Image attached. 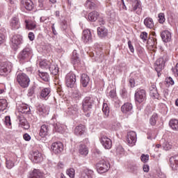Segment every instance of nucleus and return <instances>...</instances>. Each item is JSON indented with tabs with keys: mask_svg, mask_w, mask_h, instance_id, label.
<instances>
[{
	"mask_svg": "<svg viewBox=\"0 0 178 178\" xmlns=\"http://www.w3.org/2000/svg\"><path fill=\"white\" fill-rule=\"evenodd\" d=\"M16 81L22 88H27L30 86V78L24 73H17Z\"/></svg>",
	"mask_w": 178,
	"mask_h": 178,
	"instance_id": "1",
	"label": "nucleus"
},
{
	"mask_svg": "<svg viewBox=\"0 0 178 178\" xmlns=\"http://www.w3.org/2000/svg\"><path fill=\"white\" fill-rule=\"evenodd\" d=\"M96 169L98 173H106L111 169V164L105 160H101L96 164Z\"/></svg>",
	"mask_w": 178,
	"mask_h": 178,
	"instance_id": "2",
	"label": "nucleus"
},
{
	"mask_svg": "<svg viewBox=\"0 0 178 178\" xmlns=\"http://www.w3.org/2000/svg\"><path fill=\"white\" fill-rule=\"evenodd\" d=\"M33 56V49L30 47L24 48L18 54L19 60H29Z\"/></svg>",
	"mask_w": 178,
	"mask_h": 178,
	"instance_id": "3",
	"label": "nucleus"
},
{
	"mask_svg": "<svg viewBox=\"0 0 178 178\" xmlns=\"http://www.w3.org/2000/svg\"><path fill=\"white\" fill-rule=\"evenodd\" d=\"M169 60V57L167 54H165L162 57L159 58L155 63V70L157 73L161 72L163 67H165V63Z\"/></svg>",
	"mask_w": 178,
	"mask_h": 178,
	"instance_id": "4",
	"label": "nucleus"
},
{
	"mask_svg": "<svg viewBox=\"0 0 178 178\" xmlns=\"http://www.w3.org/2000/svg\"><path fill=\"white\" fill-rule=\"evenodd\" d=\"M129 10L131 12H135L136 15H141L143 12L141 1L139 0H134L131 5L129 6Z\"/></svg>",
	"mask_w": 178,
	"mask_h": 178,
	"instance_id": "5",
	"label": "nucleus"
},
{
	"mask_svg": "<svg viewBox=\"0 0 178 178\" xmlns=\"http://www.w3.org/2000/svg\"><path fill=\"white\" fill-rule=\"evenodd\" d=\"M92 105H94V99L90 97L84 98L82 102L83 110L84 112H89L92 109Z\"/></svg>",
	"mask_w": 178,
	"mask_h": 178,
	"instance_id": "6",
	"label": "nucleus"
},
{
	"mask_svg": "<svg viewBox=\"0 0 178 178\" xmlns=\"http://www.w3.org/2000/svg\"><path fill=\"white\" fill-rule=\"evenodd\" d=\"M12 67L11 63L0 62V76H5L8 73H10L12 72Z\"/></svg>",
	"mask_w": 178,
	"mask_h": 178,
	"instance_id": "7",
	"label": "nucleus"
},
{
	"mask_svg": "<svg viewBox=\"0 0 178 178\" xmlns=\"http://www.w3.org/2000/svg\"><path fill=\"white\" fill-rule=\"evenodd\" d=\"M135 99L138 104H141L147 99V95L145 90L144 89H138L135 93Z\"/></svg>",
	"mask_w": 178,
	"mask_h": 178,
	"instance_id": "8",
	"label": "nucleus"
},
{
	"mask_svg": "<svg viewBox=\"0 0 178 178\" xmlns=\"http://www.w3.org/2000/svg\"><path fill=\"white\" fill-rule=\"evenodd\" d=\"M137 142V134L135 131H129L127 134V143H128L130 147H133V145H136V143Z\"/></svg>",
	"mask_w": 178,
	"mask_h": 178,
	"instance_id": "9",
	"label": "nucleus"
},
{
	"mask_svg": "<svg viewBox=\"0 0 178 178\" xmlns=\"http://www.w3.org/2000/svg\"><path fill=\"white\" fill-rule=\"evenodd\" d=\"M65 83L67 87L73 88V87H74V84H76V75L73 73L67 74L65 78Z\"/></svg>",
	"mask_w": 178,
	"mask_h": 178,
	"instance_id": "10",
	"label": "nucleus"
},
{
	"mask_svg": "<svg viewBox=\"0 0 178 178\" xmlns=\"http://www.w3.org/2000/svg\"><path fill=\"white\" fill-rule=\"evenodd\" d=\"M11 46L14 49H17V47L23 42V38L20 35H15L10 40Z\"/></svg>",
	"mask_w": 178,
	"mask_h": 178,
	"instance_id": "11",
	"label": "nucleus"
},
{
	"mask_svg": "<svg viewBox=\"0 0 178 178\" xmlns=\"http://www.w3.org/2000/svg\"><path fill=\"white\" fill-rule=\"evenodd\" d=\"M100 143L105 149H111L112 148V140L105 136L100 138Z\"/></svg>",
	"mask_w": 178,
	"mask_h": 178,
	"instance_id": "12",
	"label": "nucleus"
},
{
	"mask_svg": "<svg viewBox=\"0 0 178 178\" xmlns=\"http://www.w3.org/2000/svg\"><path fill=\"white\" fill-rule=\"evenodd\" d=\"M51 149L54 154H60L63 151V143L61 142L52 143Z\"/></svg>",
	"mask_w": 178,
	"mask_h": 178,
	"instance_id": "13",
	"label": "nucleus"
},
{
	"mask_svg": "<svg viewBox=\"0 0 178 178\" xmlns=\"http://www.w3.org/2000/svg\"><path fill=\"white\" fill-rule=\"evenodd\" d=\"M82 40L83 42L87 44V42H91L92 41V35L91 34V31L89 29L84 30L82 33Z\"/></svg>",
	"mask_w": 178,
	"mask_h": 178,
	"instance_id": "14",
	"label": "nucleus"
},
{
	"mask_svg": "<svg viewBox=\"0 0 178 178\" xmlns=\"http://www.w3.org/2000/svg\"><path fill=\"white\" fill-rule=\"evenodd\" d=\"M32 161L34 163H40L42 162V154H41L38 150H35L33 152Z\"/></svg>",
	"mask_w": 178,
	"mask_h": 178,
	"instance_id": "15",
	"label": "nucleus"
},
{
	"mask_svg": "<svg viewBox=\"0 0 178 178\" xmlns=\"http://www.w3.org/2000/svg\"><path fill=\"white\" fill-rule=\"evenodd\" d=\"M131 111H133V104H131V103H124L121 107V111L122 113H125L126 115L130 114Z\"/></svg>",
	"mask_w": 178,
	"mask_h": 178,
	"instance_id": "16",
	"label": "nucleus"
},
{
	"mask_svg": "<svg viewBox=\"0 0 178 178\" xmlns=\"http://www.w3.org/2000/svg\"><path fill=\"white\" fill-rule=\"evenodd\" d=\"M170 165L173 170H178V155L170 158Z\"/></svg>",
	"mask_w": 178,
	"mask_h": 178,
	"instance_id": "17",
	"label": "nucleus"
},
{
	"mask_svg": "<svg viewBox=\"0 0 178 178\" xmlns=\"http://www.w3.org/2000/svg\"><path fill=\"white\" fill-rule=\"evenodd\" d=\"M161 37L163 42H169L172 40V33L169 31H164L161 32Z\"/></svg>",
	"mask_w": 178,
	"mask_h": 178,
	"instance_id": "18",
	"label": "nucleus"
},
{
	"mask_svg": "<svg viewBox=\"0 0 178 178\" xmlns=\"http://www.w3.org/2000/svg\"><path fill=\"white\" fill-rule=\"evenodd\" d=\"M10 26L12 30H17L20 28V23L19 22V18L14 17L12 18Z\"/></svg>",
	"mask_w": 178,
	"mask_h": 178,
	"instance_id": "19",
	"label": "nucleus"
},
{
	"mask_svg": "<svg viewBox=\"0 0 178 178\" xmlns=\"http://www.w3.org/2000/svg\"><path fill=\"white\" fill-rule=\"evenodd\" d=\"M74 133L76 136H83L86 133V127L83 124L76 126Z\"/></svg>",
	"mask_w": 178,
	"mask_h": 178,
	"instance_id": "20",
	"label": "nucleus"
},
{
	"mask_svg": "<svg viewBox=\"0 0 178 178\" xmlns=\"http://www.w3.org/2000/svg\"><path fill=\"white\" fill-rule=\"evenodd\" d=\"M149 94L153 98L158 99L159 98V93H158V90L156 89V86L152 84L149 87Z\"/></svg>",
	"mask_w": 178,
	"mask_h": 178,
	"instance_id": "21",
	"label": "nucleus"
},
{
	"mask_svg": "<svg viewBox=\"0 0 178 178\" xmlns=\"http://www.w3.org/2000/svg\"><path fill=\"white\" fill-rule=\"evenodd\" d=\"M144 25L146 29H154L155 24L154 23V19L152 18L147 17L144 19Z\"/></svg>",
	"mask_w": 178,
	"mask_h": 178,
	"instance_id": "22",
	"label": "nucleus"
},
{
	"mask_svg": "<svg viewBox=\"0 0 178 178\" xmlns=\"http://www.w3.org/2000/svg\"><path fill=\"white\" fill-rule=\"evenodd\" d=\"M49 94H51V88H44L40 92V98L42 99H48V98H49Z\"/></svg>",
	"mask_w": 178,
	"mask_h": 178,
	"instance_id": "23",
	"label": "nucleus"
},
{
	"mask_svg": "<svg viewBox=\"0 0 178 178\" xmlns=\"http://www.w3.org/2000/svg\"><path fill=\"white\" fill-rule=\"evenodd\" d=\"M48 131H49V129L46 124H43L40 127V131L39 133V136L42 137V138H44V137H47L48 136Z\"/></svg>",
	"mask_w": 178,
	"mask_h": 178,
	"instance_id": "24",
	"label": "nucleus"
},
{
	"mask_svg": "<svg viewBox=\"0 0 178 178\" xmlns=\"http://www.w3.org/2000/svg\"><path fill=\"white\" fill-rule=\"evenodd\" d=\"M67 115L76 116L79 113V106L77 105H74L73 107H70L67 110Z\"/></svg>",
	"mask_w": 178,
	"mask_h": 178,
	"instance_id": "25",
	"label": "nucleus"
},
{
	"mask_svg": "<svg viewBox=\"0 0 178 178\" xmlns=\"http://www.w3.org/2000/svg\"><path fill=\"white\" fill-rule=\"evenodd\" d=\"M97 34L101 38H104L108 35V29L104 26H100L97 28Z\"/></svg>",
	"mask_w": 178,
	"mask_h": 178,
	"instance_id": "26",
	"label": "nucleus"
},
{
	"mask_svg": "<svg viewBox=\"0 0 178 178\" xmlns=\"http://www.w3.org/2000/svg\"><path fill=\"white\" fill-rule=\"evenodd\" d=\"M29 178H44V175L40 170H33L31 173Z\"/></svg>",
	"mask_w": 178,
	"mask_h": 178,
	"instance_id": "27",
	"label": "nucleus"
},
{
	"mask_svg": "<svg viewBox=\"0 0 178 178\" xmlns=\"http://www.w3.org/2000/svg\"><path fill=\"white\" fill-rule=\"evenodd\" d=\"M71 62L72 65H79V63H80V58H79V54L76 50H74L72 52Z\"/></svg>",
	"mask_w": 178,
	"mask_h": 178,
	"instance_id": "28",
	"label": "nucleus"
},
{
	"mask_svg": "<svg viewBox=\"0 0 178 178\" xmlns=\"http://www.w3.org/2000/svg\"><path fill=\"white\" fill-rule=\"evenodd\" d=\"M18 111L21 113H30V106L26 104H22L18 106Z\"/></svg>",
	"mask_w": 178,
	"mask_h": 178,
	"instance_id": "29",
	"label": "nucleus"
},
{
	"mask_svg": "<svg viewBox=\"0 0 178 178\" xmlns=\"http://www.w3.org/2000/svg\"><path fill=\"white\" fill-rule=\"evenodd\" d=\"M94 177V171L92 170H85L81 173V178H92Z\"/></svg>",
	"mask_w": 178,
	"mask_h": 178,
	"instance_id": "30",
	"label": "nucleus"
},
{
	"mask_svg": "<svg viewBox=\"0 0 178 178\" xmlns=\"http://www.w3.org/2000/svg\"><path fill=\"white\" fill-rule=\"evenodd\" d=\"M22 3L24 4L26 10H33L34 3L31 0H22Z\"/></svg>",
	"mask_w": 178,
	"mask_h": 178,
	"instance_id": "31",
	"label": "nucleus"
},
{
	"mask_svg": "<svg viewBox=\"0 0 178 178\" xmlns=\"http://www.w3.org/2000/svg\"><path fill=\"white\" fill-rule=\"evenodd\" d=\"M81 83L83 87H87L88 83H90V76L86 74H83L81 78Z\"/></svg>",
	"mask_w": 178,
	"mask_h": 178,
	"instance_id": "32",
	"label": "nucleus"
},
{
	"mask_svg": "<svg viewBox=\"0 0 178 178\" xmlns=\"http://www.w3.org/2000/svg\"><path fill=\"white\" fill-rule=\"evenodd\" d=\"M19 126L25 130H29L30 129V125H29V122H27V120L23 117L19 118Z\"/></svg>",
	"mask_w": 178,
	"mask_h": 178,
	"instance_id": "33",
	"label": "nucleus"
},
{
	"mask_svg": "<svg viewBox=\"0 0 178 178\" xmlns=\"http://www.w3.org/2000/svg\"><path fill=\"white\" fill-rule=\"evenodd\" d=\"M49 70L51 72V74H54V76H56L58 73L59 72V68L58 67V65L55 63H51L50 66L49 67Z\"/></svg>",
	"mask_w": 178,
	"mask_h": 178,
	"instance_id": "34",
	"label": "nucleus"
},
{
	"mask_svg": "<svg viewBox=\"0 0 178 178\" xmlns=\"http://www.w3.org/2000/svg\"><path fill=\"white\" fill-rule=\"evenodd\" d=\"M79 154L83 156H87L88 155V147L85 145L81 144L79 146Z\"/></svg>",
	"mask_w": 178,
	"mask_h": 178,
	"instance_id": "35",
	"label": "nucleus"
},
{
	"mask_svg": "<svg viewBox=\"0 0 178 178\" xmlns=\"http://www.w3.org/2000/svg\"><path fill=\"white\" fill-rule=\"evenodd\" d=\"M99 16V13L97 11H92L88 14V19L90 22H96Z\"/></svg>",
	"mask_w": 178,
	"mask_h": 178,
	"instance_id": "36",
	"label": "nucleus"
},
{
	"mask_svg": "<svg viewBox=\"0 0 178 178\" xmlns=\"http://www.w3.org/2000/svg\"><path fill=\"white\" fill-rule=\"evenodd\" d=\"M54 130L57 133H60L61 134L65 131V126L62 125L60 123L57 122L54 124Z\"/></svg>",
	"mask_w": 178,
	"mask_h": 178,
	"instance_id": "37",
	"label": "nucleus"
},
{
	"mask_svg": "<svg viewBox=\"0 0 178 178\" xmlns=\"http://www.w3.org/2000/svg\"><path fill=\"white\" fill-rule=\"evenodd\" d=\"M25 23H26V29H28V30H34V29H35L36 27L35 22L33 21H29L26 19Z\"/></svg>",
	"mask_w": 178,
	"mask_h": 178,
	"instance_id": "38",
	"label": "nucleus"
},
{
	"mask_svg": "<svg viewBox=\"0 0 178 178\" xmlns=\"http://www.w3.org/2000/svg\"><path fill=\"white\" fill-rule=\"evenodd\" d=\"M170 127L172 129V130H175L177 131L178 130V120L176 119L171 120L169 122Z\"/></svg>",
	"mask_w": 178,
	"mask_h": 178,
	"instance_id": "39",
	"label": "nucleus"
},
{
	"mask_svg": "<svg viewBox=\"0 0 178 178\" xmlns=\"http://www.w3.org/2000/svg\"><path fill=\"white\" fill-rule=\"evenodd\" d=\"M8 106V102L5 99H0V112H3Z\"/></svg>",
	"mask_w": 178,
	"mask_h": 178,
	"instance_id": "40",
	"label": "nucleus"
},
{
	"mask_svg": "<svg viewBox=\"0 0 178 178\" xmlns=\"http://www.w3.org/2000/svg\"><path fill=\"white\" fill-rule=\"evenodd\" d=\"M102 111L104 115V118H108V116H109V112H110L109 106H108V104L106 103L103 104Z\"/></svg>",
	"mask_w": 178,
	"mask_h": 178,
	"instance_id": "41",
	"label": "nucleus"
},
{
	"mask_svg": "<svg viewBox=\"0 0 178 178\" xmlns=\"http://www.w3.org/2000/svg\"><path fill=\"white\" fill-rule=\"evenodd\" d=\"M40 67H42V69H49V66H51V63L44 60L40 63Z\"/></svg>",
	"mask_w": 178,
	"mask_h": 178,
	"instance_id": "42",
	"label": "nucleus"
},
{
	"mask_svg": "<svg viewBox=\"0 0 178 178\" xmlns=\"http://www.w3.org/2000/svg\"><path fill=\"white\" fill-rule=\"evenodd\" d=\"M97 4L94 3V1L91 0H87L86 3V7L88 8L89 9H95Z\"/></svg>",
	"mask_w": 178,
	"mask_h": 178,
	"instance_id": "43",
	"label": "nucleus"
},
{
	"mask_svg": "<svg viewBox=\"0 0 178 178\" xmlns=\"http://www.w3.org/2000/svg\"><path fill=\"white\" fill-rule=\"evenodd\" d=\"M38 111L40 113V115H42L44 113H48V108L45 107L44 105H40L38 107Z\"/></svg>",
	"mask_w": 178,
	"mask_h": 178,
	"instance_id": "44",
	"label": "nucleus"
},
{
	"mask_svg": "<svg viewBox=\"0 0 178 178\" xmlns=\"http://www.w3.org/2000/svg\"><path fill=\"white\" fill-rule=\"evenodd\" d=\"M39 76L44 81H49V75L47 72H39Z\"/></svg>",
	"mask_w": 178,
	"mask_h": 178,
	"instance_id": "45",
	"label": "nucleus"
},
{
	"mask_svg": "<svg viewBox=\"0 0 178 178\" xmlns=\"http://www.w3.org/2000/svg\"><path fill=\"white\" fill-rule=\"evenodd\" d=\"M6 165L8 169H12V168L15 166V163H13V161L12 159H6Z\"/></svg>",
	"mask_w": 178,
	"mask_h": 178,
	"instance_id": "46",
	"label": "nucleus"
},
{
	"mask_svg": "<svg viewBox=\"0 0 178 178\" xmlns=\"http://www.w3.org/2000/svg\"><path fill=\"white\" fill-rule=\"evenodd\" d=\"M162 147L165 151H169L170 149H172V145L168 141H164V143L162 144Z\"/></svg>",
	"mask_w": 178,
	"mask_h": 178,
	"instance_id": "47",
	"label": "nucleus"
},
{
	"mask_svg": "<svg viewBox=\"0 0 178 178\" xmlns=\"http://www.w3.org/2000/svg\"><path fill=\"white\" fill-rule=\"evenodd\" d=\"M72 97L75 98V99H79L81 98V93L79 90H74L72 92Z\"/></svg>",
	"mask_w": 178,
	"mask_h": 178,
	"instance_id": "48",
	"label": "nucleus"
},
{
	"mask_svg": "<svg viewBox=\"0 0 178 178\" xmlns=\"http://www.w3.org/2000/svg\"><path fill=\"white\" fill-rule=\"evenodd\" d=\"M156 119H157L156 114H154L153 115H152L149 120V123L151 126H155V124H156Z\"/></svg>",
	"mask_w": 178,
	"mask_h": 178,
	"instance_id": "49",
	"label": "nucleus"
},
{
	"mask_svg": "<svg viewBox=\"0 0 178 178\" xmlns=\"http://www.w3.org/2000/svg\"><path fill=\"white\" fill-rule=\"evenodd\" d=\"M159 17V22L163 24V23H165V21L166 19L165 18V14L163 13H161L158 15Z\"/></svg>",
	"mask_w": 178,
	"mask_h": 178,
	"instance_id": "50",
	"label": "nucleus"
},
{
	"mask_svg": "<svg viewBox=\"0 0 178 178\" xmlns=\"http://www.w3.org/2000/svg\"><path fill=\"white\" fill-rule=\"evenodd\" d=\"M67 176H69L71 178L74 177V175H75V171L73 168H70L68 170H67L66 172Z\"/></svg>",
	"mask_w": 178,
	"mask_h": 178,
	"instance_id": "51",
	"label": "nucleus"
},
{
	"mask_svg": "<svg viewBox=\"0 0 178 178\" xmlns=\"http://www.w3.org/2000/svg\"><path fill=\"white\" fill-rule=\"evenodd\" d=\"M140 160L142 161V162H143L144 163H146V162H148V161L149 160V155L148 154H142L140 156Z\"/></svg>",
	"mask_w": 178,
	"mask_h": 178,
	"instance_id": "52",
	"label": "nucleus"
},
{
	"mask_svg": "<svg viewBox=\"0 0 178 178\" xmlns=\"http://www.w3.org/2000/svg\"><path fill=\"white\" fill-rule=\"evenodd\" d=\"M102 56V54L96 52L95 54L93 53L92 58H95V60H99Z\"/></svg>",
	"mask_w": 178,
	"mask_h": 178,
	"instance_id": "53",
	"label": "nucleus"
},
{
	"mask_svg": "<svg viewBox=\"0 0 178 178\" xmlns=\"http://www.w3.org/2000/svg\"><path fill=\"white\" fill-rule=\"evenodd\" d=\"M140 37L143 41H147V38H148V33L147 32H142Z\"/></svg>",
	"mask_w": 178,
	"mask_h": 178,
	"instance_id": "54",
	"label": "nucleus"
},
{
	"mask_svg": "<svg viewBox=\"0 0 178 178\" xmlns=\"http://www.w3.org/2000/svg\"><path fill=\"white\" fill-rule=\"evenodd\" d=\"M116 152L117 154H122V152H124V149H123L122 145H118L116 148Z\"/></svg>",
	"mask_w": 178,
	"mask_h": 178,
	"instance_id": "55",
	"label": "nucleus"
},
{
	"mask_svg": "<svg viewBox=\"0 0 178 178\" xmlns=\"http://www.w3.org/2000/svg\"><path fill=\"white\" fill-rule=\"evenodd\" d=\"M108 97L115 98V97H116V90H115V89L111 90L108 93Z\"/></svg>",
	"mask_w": 178,
	"mask_h": 178,
	"instance_id": "56",
	"label": "nucleus"
},
{
	"mask_svg": "<svg viewBox=\"0 0 178 178\" xmlns=\"http://www.w3.org/2000/svg\"><path fill=\"white\" fill-rule=\"evenodd\" d=\"M165 81L167 84H170V86H173L175 84V81H173V79L172 77H168L165 79Z\"/></svg>",
	"mask_w": 178,
	"mask_h": 178,
	"instance_id": "57",
	"label": "nucleus"
},
{
	"mask_svg": "<svg viewBox=\"0 0 178 178\" xmlns=\"http://www.w3.org/2000/svg\"><path fill=\"white\" fill-rule=\"evenodd\" d=\"M61 29L62 30H66V29H67V22H66L65 20H63L61 22Z\"/></svg>",
	"mask_w": 178,
	"mask_h": 178,
	"instance_id": "58",
	"label": "nucleus"
},
{
	"mask_svg": "<svg viewBox=\"0 0 178 178\" xmlns=\"http://www.w3.org/2000/svg\"><path fill=\"white\" fill-rule=\"evenodd\" d=\"M111 129H112V130H115V131L119 130V129H120V123H117V124H113L111 127Z\"/></svg>",
	"mask_w": 178,
	"mask_h": 178,
	"instance_id": "59",
	"label": "nucleus"
},
{
	"mask_svg": "<svg viewBox=\"0 0 178 178\" xmlns=\"http://www.w3.org/2000/svg\"><path fill=\"white\" fill-rule=\"evenodd\" d=\"M5 123L6 126H10L12 124V122H10V117L6 116L5 118Z\"/></svg>",
	"mask_w": 178,
	"mask_h": 178,
	"instance_id": "60",
	"label": "nucleus"
},
{
	"mask_svg": "<svg viewBox=\"0 0 178 178\" xmlns=\"http://www.w3.org/2000/svg\"><path fill=\"white\" fill-rule=\"evenodd\" d=\"M128 47L131 51V52L134 53V47H133V44H131V41H128Z\"/></svg>",
	"mask_w": 178,
	"mask_h": 178,
	"instance_id": "61",
	"label": "nucleus"
},
{
	"mask_svg": "<svg viewBox=\"0 0 178 178\" xmlns=\"http://www.w3.org/2000/svg\"><path fill=\"white\" fill-rule=\"evenodd\" d=\"M24 140H25V141H30V140H31V136H30V135H29V134H24Z\"/></svg>",
	"mask_w": 178,
	"mask_h": 178,
	"instance_id": "62",
	"label": "nucleus"
},
{
	"mask_svg": "<svg viewBox=\"0 0 178 178\" xmlns=\"http://www.w3.org/2000/svg\"><path fill=\"white\" fill-rule=\"evenodd\" d=\"M5 42V35L0 34V45H2Z\"/></svg>",
	"mask_w": 178,
	"mask_h": 178,
	"instance_id": "63",
	"label": "nucleus"
},
{
	"mask_svg": "<svg viewBox=\"0 0 178 178\" xmlns=\"http://www.w3.org/2000/svg\"><path fill=\"white\" fill-rule=\"evenodd\" d=\"M28 37H29V38L31 41H33V40H34V33L33 32L29 33Z\"/></svg>",
	"mask_w": 178,
	"mask_h": 178,
	"instance_id": "64",
	"label": "nucleus"
}]
</instances>
